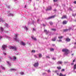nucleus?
Segmentation results:
<instances>
[{"label": "nucleus", "instance_id": "1", "mask_svg": "<svg viewBox=\"0 0 76 76\" xmlns=\"http://www.w3.org/2000/svg\"><path fill=\"white\" fill-rule=\"evenodd\" d=\"M62 51V52H64L65 53L66 55H67L70 53V51L69 50L66 48L63 49Z\"/></svg>", "mask_w": 76, "mask_h": 76}, {"label": "nucleus", "instance_id": "2", "mask_svg": "<svg viewBox=\"0 0 76 76\" xmlns=\"http://www.w3.org/2000/svg\"><path fill=\"white\" fill-rule=\"evenodd\" d=\"M17 48L15 46H11L10 48V49L13 50L14 51H16L17 50Z\"/></svg>", "mask_w": 76, "mask_h": 76}, {"label": "nucleus", "instance_id": "3", "mask_svg": "<svg viewBox=\"0 0 76 76\" xmlns=\"http://www.w3.org/2000/svg\"><path fill=\"white\" fill-rule=\"evenodd\" d=\"M56 17V15H54L53 16H51L50 17H49L48 18V20H49L52 18H54L55 17Z\"/></svg>", "mask_w": 76, "mask_h": 76}, {"label": "nucleus", "instance_id": "4", "mask_svg": "<svg viewBox=\"0 0 76 76\" xmlns=\"http://www.w3.org/2000/svg\"><path fill=\"white\" fill-rule=\"evenodd\" d=\"M18 36V35H17V34H15V41H17V42H18L19 40H18V39H17V37Z\"/></svg>", "mask_w": 76, "mask_h": 76}, {"label": "nucleus", "instance_id": "5", "mask_svg": "<svg viewBox=\"0 0 76 76\" xmlns=\"http://www.w3.org/2000/svg\"><path fill=\"white\" fill-rule=\"evenodd\" d=\"M39 65V64L38 63V62H37L34 63V66L35 67H38Z\"/></svg>", "mask_w": 76, "mask_h": 76}, {"label": "nucleus", "instance_id": "6", "mask_svg": "<svg viewBox=\"0 0 76 76\" xmlns=\"http://www.w3.org/2000/svg\"><path fill=\"white\" fill-rule=\"evenodd\" d=\"M67 23V21L66 20H64L63 21L62 24L63 25H65Z\"/></svg>", "mask_w": 76, "mask_h": 76}, {"label": "nucleus", "instance_id": "7", "mask_svg": "<svg viewBox=\"0 0 76 76\" xmlns=\"http://www.w3.org/2000/svg\"><path fill=\"white\" fill-rule=\"evenodd\" d=\"M65 41L67 42H70V39L69 38H66Z\"/></svg>", "mask_w": 76, "mask_h": 76}, {"label": "nucleus", "instance_id": "8", "mask_svg": "<svg viewBox=\"0 0 76 76\" xmlns=\"http://www.w3.org/2000/svg\"><path fill=\"white\" fill-rule=\"evenodd\" d=\"M2 48L3 50L5 49V48H7V46L6 45H3L2 46Z\"/></svg>", "mask_w": 76, "mask_h": 76}, {"label": "nucleus", "instance_id": "9", "mask_svg": "<svg viewBox=\"0 0 76 76\" xmlns=\"http://www.w3.org/2000/svg\"><path fill=\"white\" fill-rule=\"evenodd\" d=\"M66 15H64L61 17V19H62L65 18L66 19Z\"/></svg>", "mask_w": 76, "mask_h": 76}, {"label": "nucleus", "instance_id": "10", "mask_svg": "<svg viewBox=\"0 0 76 76\" xmlns=\"http://www.w3.org/2000/svg\"><path fill=\"white\" fill-rule=\"evenodd\" d=\"M51 9H52V7H50L49 9H46V11H47L50 10Z\"/></svg>", "mask_w": 76, "mask_h": 76}, {"label": "nucleus", "instance_id": "11", "mask_svg": "<svg viewBox=\"0 0 76 76\" xmlns=\"http://www.w3.org/2000/svg\"><path fill=\"white\" fill-rule=\"evenodd\" d=\"M66 75H63L62 73H60L59 76H66Z\"/></svg>", "mask_w": 76, "mask_h": 76}, {"label": "nucleus", "instance_id": "12", "mask_svg": "<svg viewBox=\"0 0 76 76\" xmlns=\"http://www.w3.org/2000/svg\"><path fill=\"white\" fill-rule=\"evenodd\" d=\"M62 61H58L57 62V64H62Z\"/></svg>", "mask_w": 76, "mask_h": 76}, {"label": "nucleus", "instance_id": "13", "mask_svg": "<svg viewBox=\"0 0 76 76\" xmlns=\"http://www.w3.org/2000/svg\"><path fill=\"white\" fill-rule=\"evenodd\" d=\"M31 38H32V39H33L34 41H36L37 40L36 38L35 37H34L32 36Z\"/></svg>", "mask_w": 76, "mask_h": 76}, {"label": "nucleus", "instance_id": "14", "mask_svg": "<svg viewBox=\"0 0 76 76\" xmlns=\"http://www.w3.org/2000/svg\"><path fill=\"white\" fill-rule=\"evenodd\" d=\"M44 32L46 33V34H47L48 33V31H47V30H45Z\"/></svg>", "mask_w": 76, "mask_h": 76}, {"label": "nucleus", "instance_id": "15", "mask_svg": "<svg viewBox=\"0 0 76 76\" xmlns=\"http://www.w3.org/2000/svg\"><path fill=\"white\" fill-rule=\"evenodd\" d=\"M20 43L21 44V45H26L25 43L23 42H21Z\"/></svg>", "mask_w": 76, "mask_h": 76}, {"label": "nucleus", "instance_id": "16", "mask_svg": "<svg viewBox=\"0 0 76 76\" xmlns=\"http://www.w3.org/2000/svg\"><path fill=\"white\" fill-rule=\"evenodd\" d=\"M0 29H1V31L2 32L4 31V28H3L2 27H1Z\"/></svg>", "mask_w": 76, "mask_h": 76}, {"label": "nucleus", "instance_id": "17", "mask_svg": "<svg viewBox=\"0 0 76 76\" xmlns=\"http://www.w3.org/2000/svg\"><path fill=\"white\" fill-rule=\"evenodd\" d=\"M39 55V58H41L42 57V55L41 54H38Z\"/></svg>", "mask_w": 76, "mask_h": 76}, {"label": "nucleus", "instance_id": "18", "mask_svg": "<svg viewBox=\"0 0 76 76\" xmlns=\"http://www.w3.org/2000/svg\"><path fill=\"white\" fill-rule=\"evenodd\" d=\"M68 30H69V29H65L63 30V32H66V31H67Z\"/></svg>", "mask_w": 76, "mask_h": 76}, {"label": "nucleus", "instance_id": "19", "mask_svg": "<svg viewBox=\"0 0 76 76\" xmlns=\"http://www.w3.org/2000/svg\"><path fill=\"white\" fill-rule=\"evenodd\" d=\"M63 37V36H59L58 37V38L59 39H62Z\"/></svg>", "mask_w": 76, "mask_h": 76}, {"label": "nucleus", "instance_id": "20", "mask_svg": "<svg viewBox=\"0 0 76 76\" xmlns=\"http://www.w3.org/2000/svg\"><path fill=\"white\" fill-rule=\"evenodd\" d=\"M76 69V64H75L74 66V69Z\"/></svg>", "mask_w": 76, "mask_h": 76}, {"label": "nucleus", "instance_id": "21", "mask_svg": "<svg viewBox=\"0 0 76 76\" xmlns=\"http://www.w3.org/2000/svg\"><path fill=\"white\" fill-rule=\"evenodd\" d=\"M20 74L21 75H23L24 74V72H20Z\"/></svg>", "mask_w": 76, "mask_h": 76}, {"label": "nucleus", "instance_id": "22", "mask_svg": "<svg viewBox=\"0 0 76 76\" xmlns=\"http://www.w3.org/2000/svg\"><path fill=\"white\" fill-rule=\"evenodd\" d=\"M9 15L13 16V14H12L11 13H10L9 14Z\"/></svg>", "mask_w": 76, "mask_h": 76}, {"label": "nucleus", "instance_id": "23", "mask_svg": "<svg viewBox=\"0 0 76 76\" xmlns=\"http://www.w3.org/2000/svg\"><path fill=\"white\" fill-rule=\"evenodd\" d=\"M56 37H55L54 38V39H52V41H56Z\"/></svg>", "mask_w": 76, "mask_h": 76}, {"label": "nucleus", "instance_id": "24", "mask_svg": "<svg viewBox=\"0 0 76 76\" xmlns=\"http://www.w3.org/2000/svg\"><path fill=\"white\" fill-rule=\"evenodd\" d=\"M52 31H56V30L55 28H52L51 29Z\"/></svg>", "mask_w": 76, "mask_h": 76}, {"label": "nucleus", "instance_id": "25", "mask_svg": "<svg viewBox=\"0 0 76 76\" xmlns=\"http://www.w3.org/2000/svg\"><path fill=\"white\" fill-rule=\"evenodd\" d=\"M57 69L59 70L61 69V67H57Z\"/></svg>", "mask_w": 76, "mask_h": 76}, {"label": "nucleus", "instance_id": "26", "mask_svg": "<svg viewBox=\"0 0 76 76\" xmlns=\"http://www.w3.org/2000/svg\"><path fill=\"white\" fill-rule=\"evenodd\" d=\"M49 23H50V25H51V26L53 25V23L52 22H50Z\"/></svg>", "mask_w": 76, "mask_h": 76}, {"label": "nucleus", "instance_id": "27", "mask_svg": "<svg viewBox=\"0 0 76 76\" xmlns=\"http://www.w3.org/2000/svg\"><path fill=\"white\" fill-rule=\"evenodd\" d=\"M4 20H2V19L1 18V19H0V22H4Z\"/></svg>", "mask_w": 76, "mask_h": 76}, {"label": "nucleus", "instance_id": "28", "mask_svg": "<svg viewBox=\"0 0 76 76\" xmlns=\"http://www.w3.org/2000/svg\"><path fill=\"white\" fill-rule=\"evenodd\" d=\"M54 50V49L52 48L50 49V51H53Z\"/></svg>", "mask_w": 76, "mask_h": 76}, {"label": "nucleus", "instance_id": "29", "mask_svg": "<svg viewBox=\"0 0 76 76\" xmlns=\"http://www.w3.org/2000/svg\"><path fill=\"white\" fill-rule=\"evenodd\" d=\"M16 59V57L15 56L13 57V60H15Z\"/></svg>", "mask_w": 76, "mask_h": 76}, {"label": "nucleus", "instance_id": "30", "mask_svg": "<svg viewBox=\"0 0 76 76\" xmlns=\"http://www.w3.org/2000/svg\"><path fill=\"white\" fill-rule=\"evenodd\" d=\"M35 50H32L31 51V53H35Z\"/></svg>", "mask_w": 76, "mask_h": 76}, {"label": "nucleus", "instance_id": "31", "mask_svg": "<svg viewBox=\"0 0 76 76\" xmlns=\"http://www.w3.org/2000/svg\"><path fill=\"white\" fill-rule=\"evenodd\" d=\"M1 67L2 68V69H3V70L5 69V68H4V67H3V66H1Z\"/></svg>", "mask_w": 76, "mask_h": 76}, {"label": "nucleus", "instance_id": "32", "mask_svg": "<svg viewBox=\"0 0 76 76\" xmlns=\"http://www.w3.org/2000/svg\"><path fill=\"white\" fill-rule=\"evenodd\" d=\"M65 69H62L61 70V72H64V71H65Z\"/></svg>", "mask_w": 76, "mask_h": 76}, {"label": "nucleus", "instance_id": "33", "mask_svg": "<svg viewBox=\"0 0 76 76\" xmlns=\"http://www.w3.org/2000/svg\"><path fill=\"white\" fill-rule=\"evenodd\" d=\"M9 59H10L11 60H12V61H13V60H12V59L11 57H9Z\"/></svg>", "mask_w": 76, "mask_h": 76}, {"label": "nucleus", "instance_id": "34", "mask_svg": "<svg viewBox=\"0 0 76 76\" xmlns=\"http://www.w3.org/2000/svg\"><path fill=\"white\" fill-rule=\"evenodd\" d=\"M7 63H8L10 66V64L9 61H7Z\"/></svg>", "mask_w": 76, "mask_h": 76}, {"label": "nucleus", "instance_id": "35", "mask_svg": "<svg viewBox=\"0 0 76 76\" xmlns=\"http://www.w3.org/2000/svg\"><path fill=\"white\" fill-rule=\"evenodd\" d=\"M46 58H48L49 59L50 58V57L49 56H46Z\"/></svg>", "mask_w": 76, "mask_h": 76}, {"label": "nucleus", "instance_id": "36", "mask_svg": "<svg viewBox=\"0 0 76 76\" xmlns=\"http://www.w3.org/2000/svg\"><path fill=\"white\" fill-rule=\"evenodd\" d=\"M52 59H53V60H56V58H52Z\"/></svg>", "mask_w": 76, "mask_h": 76}, {"label": "nucleus", "instance_id": "37", "mask_svg": "<svg viewBox=\"0 0 76 76\" xmlns=\"http://www.w3.org/2000/svg\"><path fill=\"white\" fill-rule=\"evenodd\" d=\"M34 57H35L36 58H37V56L36 55H34Z\"/></svg>", "mask_w": 76, "mask_h": 76}, {"label": "nucleus", "instance_id": "38", "mask_svg": "<svg viewBox=\"0 0 76 76\" xmlns=\"http://www.w3.org/2000/svg\"><path fill=\"white\" fill-rule=\"evenodd\" d=\"M25 28L26 30H28V28L27 27H26V26L25 27Z\"/></svg>", "mask_w": 76, "mask_h": 76}, {"label": "nucleus", "instance_id": "39", "mask_svg": "<svg viewBox=\"0 0 76 76\" xmlns=\"http://www.w3.org/2000/svg\"><path fill=\"white\" fill-rule=\"evenodd\" d=\"M11 70H15V69H11Z\"/></svg>", "mask_w": 76, "mask_h": 76}, {"label": "nucleus", "instance_id": "40", "mask_svg": "<svg viewBox=\"0 0 76 76\" xmlns=\"http://www.w3.org/2000/svg\"><path fill=\"white\" fill-rule=\"evenodd\" d=\"M53 1L55 2L57 1V0H53Z\"/></svg>", "mask_w": 76, "mask_h": 76}, {"label": "nucleus", "instance_id": "41", "mask_svg": "<svg viewBox=\"0 0 76 76\" xmlns=\"http://www.w3.org/2000/svg\"><path fill=\"white\" fill-rule=\"evenodd\" d=\"M69 10L71 11H72V9L71 8H69Z\"/></svg>", "mask_w": 76, "mask_h": 76}, {"label": "nucleus", "instance_id": "42", "mask_svg": "<svg viewBox=\"0 0 76 76\" xmlns=\"http://www.w3.org/2000/svg\"><path fill=\"white\" fill-rule=\"evenodd\" d=\"M73 3L74 4H76V1H75Z\"/></svg>", "mask_w": 76, "mask_h": 76}, {"label": "nucleus", "instance_id": "43", "mask_svg": "<svg viewBox=\"0 0 76 76\" xmlns=\"http://www.w3.org/2000/svg\"><path fill=\"white\" fill-rule=\"evenodd\" d=\"M48 73L50 72V70H48Z\"/></svg>", "mask_w": 76, "mask_h": 76}, {"label": "nucleus", "instance_id": "44", "mask_svg": "<svg viewBox=\"0 0 76 76\" xmlns=\"http://www.w3.org/2000/svg\"><path fill=\"white\" fill-rule=\"evenodd\" d=\"M5 24H6V26H8V25L7 23H6Z\"/></svg>", "mask_w": 76, "mask_h": 76}, {"label": "nucleus", "instance_id": "45", "mask_svg": "<svg viewBox=\"0 0 76 76\" xmlns=\"http://www.w3.org/2000/svg\"><path fill=\"white\" fill-rule=\"evenodd\" d=\"M43 26L44 27H45L46 26H45V25L44 24H43Z\"/></svg>", "mask_w": 76, "mask_h": 76}, {"label": "nucleus", "instance_id": "46", "mask_svg": "<svg viewBox=\"0 0 76 76\" xmlns=\"http://www.w3.org/2000/svg\"><path fill=\"white\" fill-rule=\"evenodd\" d=\"M72 16L75 17V14H72Z\"/></svg>", "mask_w": 76, "mask_h": 76}, {"label": "nucleus", "instance_id": "47", "mask_svg": "<svg viewBox=\"0 0 76 76\" xmlns=\"http://www.w3.org/2000/svg\"><path fill=\"white\" fill-rule=\"evenodd\" d=\"M71 29H72V28H69V29L68 30H69V31H70V30H71Z\"/></svg>", "mask_w": 76, "mask_h": 76}, {"label": "nucleus", "instance_id": "48", "mask_svg": "<svg viewBox=\"0 0 76 76\" xmlns=\"http://www.w3.org/2000/svg\"><path fill=\"white\" fill-rule=\"evenodd\" d=\"M33 31H35V29L34 28H33Z\"/></svg>", "mask_w": 76, "mask_h": 76}, {"label": "nucleus", "instance_id": "49", "mask_svg": "<svg viewBox=\"0 0 76 76\" xmlns=\"http://www.w3.org/2000/svg\"><path fill=\"white\" fill-rule=\"evenodd\" d=\"M74 64V63H72V64H71V65H73Z\"/></svg>", "mask_w": 76, "mask_h": 76}, {"label": "nucleus", "instance_id": "50", "mask_svg": "<svg viewBox=\"0 0 76 76\" xmlns=\"http://www.w3.org/2000/svg\"><path fill=\"white\" fill-rule=\"evenodd\" d=\"M75 59H74L73 60V61H72V62H75Z\"/></svg>", "mask_w": 76, "mask_h": 76}, {"label": "nucleus", "instance_id": "51", "mask_svg": "<svg viewBox=\"0 0 76 76\" xmlns=\"http://www.w3.org/2000/svg\"><path fill=\"white\" fill-rule=\"evenodd\" d=\"M61 41H62V40H61V39H60L59 40V42H61Z\"/></svg>", "mask_w": 76, "mask_h": 76}, {"label": "nucleus", "instance_id": "52", "mask_svg": "<svg viewBox=\"0 0 76 76\" xmlns=\"http://www.w3.org/2000/svg\"><path fill=\"white\" fill-rule=\"evenodd\" d=\"M26 5H25V6H24V8H26Z\"/></svg>", "mask_w": 76, "mask_h": 76}, {"label": "nucleus", "instance_id": "53", "mask_svg": "<svg viewBox=\"0 0 76 76\" xmlns=\"http://www.w3.org/2000/svg\"><path fill=\"white\" fill-rule=\"evenodd\" d=\"M4 55H6V53H4Z\"/></svg>", "mask_w": 76, "mask_h": 76}, {"label": "nucleus", "instance_id": "54", "mask_svg": "<svg viewBox=\"0 0 76 76\" xmlns=\"http://www.w3.org/2000/svg\"><path fill=\"white\" fill-rule=\"evenodd\" d=\"M2 38V36H0V39H1Z\"/></svg>", "mask_w": 76, "mask_h": 76}, {"label": "nucleus", "instance_id": "55", "mask_svg": "<svg viewBox=\"0 0 76 76\" xmlns=\"http://www.w3.org/2000/svg\"><path fill=\"white\" fill-rule=\"evenodd\" d=\"M57 75H59L58 73H57Z\"/></svg>", "mask_w": 76, "mask_h": 76}, {"label": "nucleus", "instance_id": "56", "mask_svg": "<svg viewBox=\"0 0 76 76\" xmlns=\"http://www.w3.org/2000/svg\"><path fill=\"white\" fill-rule=\"evenodd\" d=\"M58 71H55V72H56V73H57Z\"/></svg>", "mask_w": 76, "mask_h": 76}, {"label": "nucleus", "instance_id": "57", "mask_svg": "<svg viewBox=\"0 0 76 76\" xmlns=\"http://www.w3.org/2000/svg\"><path fill=\"white\" fill-rule=\"evenodd\" d=\"M74 44L76 45V42L74 43Z\"/></svg>", "mask_w": 76, "mask_h": 76}, {"label": "nucleus", "instance_id": "58", "mask_svg": "<svg viewBox=\"0 0 76 76\" xmlns=\"http://www.w3.org/2000/svg\"><path fill=\"white\" fill-rule=\"evenodd\" d=\"M52 46H55V45H54V44H53V45H52Z\"/></svg>", "mask_w": 76, "mask_h": 76}, {"label": "nucleus", "instance_id": "59", "mask_svg": "<svg viewBox=\"0 0 76 76\" xmlns=\"http://www.w3.org/2000/svg\"><path fill=\"white\" fill-rule=\"evenodd\" d=\"M73 55H74V54H72V56H73Z\"/></svg>", "mask_w": 76, "mask_h": 76}, {"label": "nucleus", "instance_id": "60", "mask_svg": "<svg viewBox=\"0 0 76 76\" xmlns=\"http://www.w3.org/2000/svg\"><path fill=\"white\" fill-rule=\"evenodd\" d=\"M8 13H9L10 12V11H8Z\"/></svg>", "mask_w": 76, "mask_h": 76}, {"label": "nucleus", "instance_id": "61", "mask_svg": "<svg viewBox=\"0 0 76 76\" xmlns=\"http://www.w3.org/2000/svg\"><path fill=\"white\" fill-rule=\"evenodd\" d=\"M75 16H76V13L75 14Z\"/></svg>", "mask_w": 76, "mask_h": 76}, {"label": "nucleus", "instance_id": "62", "mask_svg": "<svg viewBox=\"0 0 76 76\" xmlns=\"http://www.w3.org/2000/svg\"><path fill=\"white\" fill-rule=\"evenodd\" d=\"M75 21L76 22V20H75Z\"/></svg>", "mask_w": 76, "mask_h": 76}, {"label": "nucleus", "instance_id": "63", "mask_svg": "<svg viewBox=\"0 0 76 76\" xmlns=\"http://www.w3.org/2000/svg\"><path fill=\"white\" fill-rule=\"evenodd\" d=\"M38 21H39V20H38Z\"/></svg>", "mask_w": 76, "mask_h": 76}, {"label": "nucleus", "instance_id": "64", "mask_svg": "<svg viewBox=\"0 0 76 76\" xmlns=\"http://www.w3.org/2000/svg\"><path fill=\"white\" fill-rule=\"evenodd\" d=\"M1 61V59L0 58V61Z\"/></svg>", "mask_w": 76, "mask_h": 76}]
</instances>
